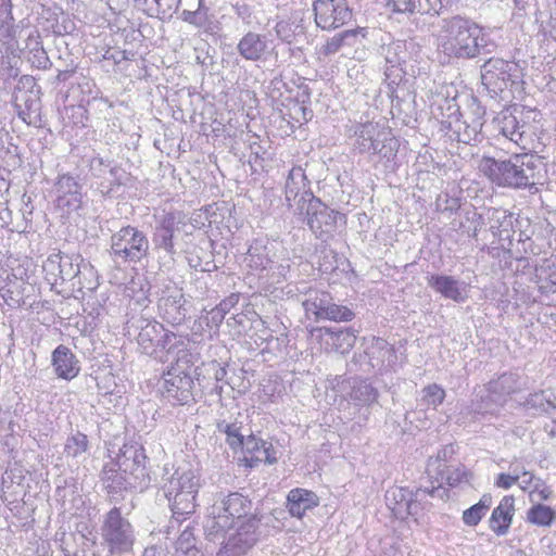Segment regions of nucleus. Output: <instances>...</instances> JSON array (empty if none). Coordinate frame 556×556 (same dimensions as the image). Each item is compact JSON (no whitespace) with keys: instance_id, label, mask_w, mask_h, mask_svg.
<instances>
[{"instance_id":"obj_6","label":"nucleus","mask_w":556,"mask_h":556,"mask_svg":"<svg viewBox=\"0 0 556 556\" xmlns=\"http://www.w3.org/2000/svg\"><path fill=\"white\" fill-rule=\"evenodd\" d=\"M173 337L157 321H148L146 326H141V355L147 356L144 367L154 368L156 364L164 365L168 362L167 345Z\"/></svg>"},{"instance_id":"obj_64","label":"nucleus","mask_w":556,"mask_h":556,"mask_svg":"<svg viewBox=\"0 0 556 556\" xmlns=\"http://www.w3.org/2000/svg\"><path fill=\"white\" fill-rule=\"evenodd\" d=\"M517 482L516 477H513L509 472H501L497 475L494 485L503 490H508Z\"/></svg>"},{"instance_id":"obj_29","label":"nucleus","mask_w":556,"mask_h":556,"mask_svg":"<svg viewBox=\"0 0 556 556\" xmlns=\"http://www.w3.org/2000/svg\"><path fill=\"white\" fill-rule=\"evenodd\" d=\"M333 301L331 294L327 291L311 290L306 293L302 305L307 315H314L317 320H321V317L329 308V305Z\"/></svg>"},{"instance_id":"obj_32","label":"nucleus","mask_w":556,"mask_h":556,"mask_svg":"<svg viewBox=\"0 0 556 556\" xmlns=\"http://www.w3.org/2000/svg\"><path fill=\"white\" fill-rule=\"evenodd\" d=\"M179 220L174 214H166L163 216L160 226L155 231V242L159 247L170 251L173 248V237L176 230H179Z\"/></svg>"},{"instance_id":"obj_13","label":"nucleus","mask_w":556,"mask_h":556,"mask_svg":"<svg viewBox=\"0 0 556 556\" xmlns=\"http://www.w3.org/2000/svg\"><path fill=\"white\" fill-rule=\"evenodd\" d=\"M285 194L289 207L293 206L291 203L292 201L295 202V214H303L305 205L316 198L311 191L309 181L307 180L302 167H293L289 172L285 187Z\"/></svg>"},{"instance_id":"obj_51","label":"nucleus","mask_w":556,"mask_h":556,"mask_svg":"<svg viewBox=\"0 0 556 556\" xmlns=\"http://www.w3.org/2000/svg\"><path fill=\"white\" fill-rule=\"evenodd\" d=\"M60 263L59 252L50 254L43 262L42 269L46 274V279L52 285H56L59 280L61 281V274H59Z\"/></svg>"},{"instance_id":"obj_50","label":"nucleus","mask_w":556,"mask_h":556,"mask_svg":"<svg viewBox=\"0 0 556 556\" xmlns=\"http://www.w3.org/2000/svg\"><path fill=\"white\" fill-rule=\"evenodd\" d=\"M453 4V0H419L418 8L421 14H429L433 16L441 15L444 10Z\"/></svg>"},{"instance_id":"obj_62","label":"nucleus","mask_w":556,"mask_h":556,"mask_svg":"<svg viewBox=\"0 0 556 556\" xmlns=\"http://www.w3.org/2000/svg\"><path fill=\"white\" fill-rule=\"evenodd\" d=\"M13 21L11 0H0V27L10 26Z\"/></svg>"},{"instance_id":"obj_53","label":"nucleus","mask_w":556,"mask_h":556,"mask_svg":"<svg viewBox=\"0 0 556 556\" xmlns=\"http://www.w3.org/2000/svg\"><path fill=\"white\" fill-rule=\"evenodd\" d=\"M101 479L105 484V488L110 491H115L121 488L122 476L118 473L114 464H108L103 467L101 471Z\"/></svg>"},{"instance_id":"obj_44","label":"nucleus","mask_w":556,"mask_h":556,"mask_svg":"<svg viewBox=\"0 0 556 556\" xmlns=\"http://www.w3.org/2000/svg\"><path fill=\"white\" fill-rule=\"evenodd\" d=\"M244 451V460L248 466L253 467L258 462L257 455L265 448V441L254 435H249L241 446Z\"/></svg>"},{"instance_id":"obj_42","label":"nucleus","mask_w":556,"mask_h":556,"mask_svg":"<svg viewBox=\"0 0 556 556\" xmlns=\"http://www.w3.org/2000/svg\"><path fill=\"white\" fill-rule=\"evenodd\" d=\"M556 518V513L548 506L538 504L528 510L527 519L536 526H549Z\"/></svg>"},{"instance_id":"obj_3","label":"nucleus","mask_w":556,"mask_h":556,"mask_svg":"<svg viewBox=\"0 0 556 556\" xmlns=\"http://www.w3.org/2000/svg\"><path fill=\"white\" fill-rule=\"evenodd\" d=\"M199 486L200 476L191 468H178L165 485L163 497L167 500L173 517L177 521L194 513Z\"/></svg>"},{"instance_id":"obj_30","label":"nucleus","mask_w":556,"mask_h":556,"mask_svg":"<svg viewBox=\"0 0 556 556\" xmlns=\"http://www.w3.org/2000/svg\"><path fill=\"white\" fill-rule=\"evenodd\" d=\"M244 261L249 267L256 270H264L273 263L270 249L264 240L256 239L249 247Z\"/></svg>"},{"instance_id":"obj_1","label":"nucleus","mask_w":556,"mask_h":556,"mask_svg":"<svg viewBox=\"0 0 556 556\" xmlns=\"http://www.w3.org/2000/svg\"><path fill=\"white\" fill-rule=\"evenodd\" d=\"M252 501L239 492L219 496L207 508L205 540L220 545L216 556H250L261 538V518Z\"/></svg>"},{"instance_id":"obj_8","label":"nucleus","mask_w":556,"mask_h":556,"mask_svg":"<svg viewBox=\"0 0 556 556\" xmlns=\"http://www.w3.org/2000/svg\"><path fill=\"white\" fill-rule=\"evenodd\" d=\"M314 21L323 30H334L348 24L353 17L349 0H315Z\"/></svg>"},{"instance_id":"obj_23","label":"nucleus","mask_w":556,"mask_h":556,"mask_svg":"<svg viewBox=\"0 0 556 556\" xmlns=\"http://www.w3.org/2000/svg\"><path fill=\"white\" fill-rule=\"evenodd\" d=\"M238 53L247 61H260L268 51L266 36L248 31L237 45Z\"/></svg>"},{"instance_id":"obj_4","label":"nucleus","mask_w":556,"mask_h":556,"mask_svg":"<svg viewBox=\"0 0 556 556\" xmlns=\"http://www.w3.org/2000/svg\"><path fill=\"white\" fill-rule=\"evenodd\" d=\"M489 176L497 186L509 188H526L534 185V156L531 154H515L506 161H489Z\"/></svg>"},{"instance_id":"obj_9","label":"nucleus","mask_w":556,"mask_h":556,"mask_svg":"<svg viewBox=\"0 0 556 556\" xmlns=\"http://www.w3.org/2000/svg\"><path fill=\"white\" fill-rule=\"evenodd\" d=\"M25 269L18 267L16 270L0 268V295L7 305L20 307L26 304L34 290L31 283L24 277Z\"/></svg>"},{"instance_id":"obj_2","label":"nucleus","mask_w":556,"mask_h":556,"mask_svg":"<svg viewBox=\"0 0 556 556\" xmlns=\"http://www.w3.org/2000/svg\"><path fill=\"white\" fill-rule=\"evenodd\" d=\"M481 28L472 20L454 15L440 21L438 48L448 58L473 59L482 48Z\"/></svg>"},{"instance_id":"obj_15","label":"nucleus","mask_w":556,"mask_h":556,"mask_svg":"<svg viewBox=\"0 0 556 556\" xmlns=\"http://www.w3.org/2000/svg\"><path fill=\"white\" fill-rule=\"evenodd\" d=\"M427 496L432 498H448V490L441 486H420L413 491L412 501L407 511V519L413 518L415 522H420L426 513L431 509V503L427 501Z\"/></svg>"},{"instance_id":"obj_60","label":"nucleus","mask_w":556,"mask_h":556,"mask_svg":"<svg viewBox=\"0 0 556 556\" xmlns=\"http://www.w3.org/2000/svg\"><path fill=\"white\" fill-rule=\"evenodd\" d=\"M354 135L359 139H374L375 136H381V134L377 131V125L371 122L357 125Z\"/></svg>"},{"instance_id":"obj_38","label":"nucleus","mask_w":556,"mask_h":556,"mask_svg":"<svg viewBox=\"0 0 556 556\" xmlns=\"http://www.w3.org/2000/svg\"><path fill=\"white\" fill-rule=\"evenodd\" d=\"M465 476L466 471L464 468H451L448 465H444L443 468L437 466V472L429 475L430 478H433L439 483L437 486L441 488H443L444 483L450 486H456L463 481Z\"/></svg>"},{"instance_id":"obj_17","label":"nucleus","mask_w":556,"mask_h":556,"mask_svg":"<svg viewBox=\"0 0 556 556\" xmlns=\"http://www.w3.org/2000/svg\"><path fill=\"white\" fill-rule=\"evenodd\" d=\"M427 282L437 293L456 303H464L468 298L465 282L453 276L433 274L427 278Z\"/></svg>"},{"instance_id":"obj_55","label":"nucleus","mask_w":556,"mask_h":556,"mask_svg":"<svg viewBox=\"0 0 556 556\" xmlns=\"http://www.w3.org/2000/svg\"><path fill=\"white\" fill-rule=\"evenodd\" d=\"M387 5L397 13H419L421 10L418 8L419 0H384Z\"/></svg>"},{"instance_id":"obj_36","label":"nucleus","mask_w":556,"mask_h":556,"mask_svg":"<svg viewBox=\"0 0 556 556\" xmlns=\"http://www.w3.org/2000/svg\"><path fill=\"white\" fill-rule=\"evenodd\" d=\"M61 281H70L79 277L83 258L79 254H65L59 252Z\"/></svg>"},{"instance_id":"obj_46","label":"nucleus","mask_w":556,"mask_h":556,"mask_svg":"<svg viewBox=\"0 0 556 556\" xmlns=\"http://www.w3.org/2000/svg\"><path fill=\"white\" fill-rule=\"evenodd\" d=\"M421 404L437 408L445 399V390L438 383H431L421 390Z\"/></svg>"},{"instance_id":"obj_12","label":"nucleus","mask_w":556,"mask_h":556,"mask_svg":"<svg viewBox=\"0 0 556 556\" xmlns=\"http://www.w3.org/2000/svg\"><path fill=\"white\" fill-rule=\"evenodd\" d=\"M396 359L394 348L381 338H372L364 353L357 356V361L362 365L365 364L368 369L380 374L392 369Z\"/></svg>"},{"instance_id":"obj_43","label":"nucleus","mask_w":556,"mask_h":556,"mask_svg":"<svg viewBox=\"0 0 556 556\" xmlns=\"http://www.w3.org/2000/svg\"><path fill=\"white\" fill-rule=\"evenodd\" d=\"M387 89L388 97L391 100L392 112L396 110L400 114L409 109L410 104L408 101H406V98L410 100L412 97L408 91H406L404 88H395L391 83L387 84Z\"/></svg>"},{"instance_id":"obj_35","label":"nucleus","mask_w":556,"mask_h":556,"mask_svg":"<svg viewBox=\"0 0 556 556\" xmlns=\"http://www.w3.org/2000/svg\"><path fill=\"white\" fill-rule=\"evenodd\" d=\"M239 298L238 293H231L212 308L205 317L207 326L216 328L219 327L225 319V316L238 304Z\"/></svg>"},{"instance_id":"obj_25","label":"nucleus","mask_w":556,"mask_h":556,"mask_svg":"<svg viewBox=\"0 0 556 556\" xmlns=\"http://www.w3.org/2000/svg\"><path fill=\"white\" fill-rule=\"evenodd\" d=\"M489 387L491 395L502 397L505 403L507 396L527 388V379L517 372H504L490 381Z\"/></svg>"},{"instance_id":"obj_10","label":"nucleus","mask_w":556,"mask_h":556,"mask_svg":"<svg viewBox=\"0 0 556 556\" xmlns=\"http://www.w3.org/2000/svg\"><path fill=\"white\" fill-rule=\"evenodd\" d=\"M302 215L305 216L306 223L313 233L321 240H326L332 236L337 230L338 218L343 217L339 212L324 204L318 198H315L305 205Z\"/></svg>"},{"instance_id":"obj_40","label":"nucleus","mask_w":556,"mask_h":556,"mask_svg":"<svg viewBox=\"0 0 556 556\" xmlns=\"http://www.w3.org/2000/svg\"><path fill=\"white\" fill-rule=\"evenodd\" d=\"M15 108L18 110L20 117L30 123L34 117L38 116L39 100L30 98L27 92H21L15 96Z\"/></svg>"},{"instance_id":"obj_31","label":"nucleus","mask_w":556,"mask_h":556,"mask_svg":"<svg viewBox=\"0 0 556 556\" xmlns=\"http://www.w3.org/2000/svg\"><path fill=\"white\" fill-rule=\"evenodd\" d=\"M483 224L484 216L478 213L473 207L465 210L459 220H453L451 223L453 229L460 230L463 233H467L472 238H477L478 231Z\"/></svg>"},{"instance_id":"obj_37","label":"nucleus","mask_w":556,"mask_h":556,"mask_svg":"<svg viewBox=\"0 0 556 556\" xmlns=\"http://www.w3.org/2000/svg\"><path fill=\"white\" fill-rule=\"evenodd\" d=\"M492 505V496L490 494H483L480 501L464 510L463 513V521L466 526L475 527L477 526L481 519L485 516L488 510Z\"/></svg>"},{"instance_id":"obj_20","label":"nucleus","mask_w":556,"mask_h":556,"mask_svg":"<svg viewBox=\"0 0 556 556\" xmlns=\"http://www.w3.org/2000/svg\"><path fill=\"white\" fill-rule=\"evenodd\" d=\"M51 364L55 375L64 380H72L80 371L79 361L75 354L65 345L60 344L51 355Z\"/></svg>"},{"instance_id":"obj_61","label":"nucleus","mask_w":556,"mask_h":556,"mask_svg":"<svg viewBox=\"0 0 556 556\" xmlns=\"http://www.w3.org/2000/svg\"><path fill=\"white\" fill-rule=\"evenodd\" d=\"M276 35L279 39L285 42H292L294 38V30L292 29V25L287 21H280L275 26Z\"/></svg>"},{"instance_id":"obj_27","label":"nucleus","mask_w":556,"mask_h":556,"mask_svg":"<svg viewBox=\"0 0 556 556\" xmlns=\"http://www.w3.org/2000/svg\"><path fill=\"white\" fill-rule=\"evenodd\" d=\"M412 495L413 490L404 486H393L387 490L384 495L386 504L396 519H407V511L409 502L412 501Z\"/></svg>"},{"instance_id":"obj_19","label":"nucleus","mask_w":556,"mask_h":556,"mask_svg":"<svg viewBox=\"0 0 556 556\" xmlns=\"http://www.w3.org/2000/svg\"><path fill=\"white\" fill-rule=\"evenodd\" d=\"M113 253L124 261L135 262L139 253L138 230L134 227H124L112 237Z\"/></svg>"},{"instance_id":"obj_57","label":"nucleus","mask_w":556,"mask_h":556,"mask_svg":"<svg viewBox=\"0 0 556 556\" xmlns=\"http://www.w3.org/2000/svg\"><path fill=\"white\" fill-rule=\"evenodd\" d=\"M343 38L341 34H336L331 38H329L326 43L320 48V53L324 56H329L336 54L342 47H344Z\"/></svg>"},{"instance_id":"obj_14","label":"nucleus","mask_w":556,"mask_h":556,"mask_svg":"<svg viewBox=\"0 0 556 556\" xmlns=\"http://www.w3.org/2000/svg\"><path fill=\"white\" fill-rule=\"evenodd\" d=\"M55 206L63 213L71 214L80 208L83 203L81 186L77 178L63 174L54 184Z\"/></svg>"},{"instance_id":"obj_7","label":"nucleus","mask_w":556,"mask_h":556,"mask_svg":"<svg viewBox=\"0 0 556 556\" xmlns=\"http://www.w3.org/2000/svg\"><path fill=\"white\" fill-rule=\"evenodd\" d=\"M153 369L161 374L159 392L163 399L174 405H186L193 401V380L189 374L179 367H172L167 371L163 366Z\"/></svg>"},{"instance_id":"obj_16","label":"nucleus","mask_w":556,"mask_h":556,"mask_svg":"<svg viewBox=\"0 0 556 556\" xmlns=\"http://www.w3.org/2000/svg\"><path fill=\"white\" fill-rule=\"evenodd\" d=\"M457 90L452 84H440L430 89V106L432 112L440 111L443 116L451 118L459 111L457 104Z\"/></svg>"},{"instance_id":"obj_39","label":"nucleus","mask_w":556,"mask_h":556,"mask_svg":"<svg viewBox=\"0 0 556 556\" xmlns=\"http://www.w3.org/2000/svg\"><path fill=\"white\" fill-rule=\"evenodd\" d=\"M30 43H35V48H29V54H27L28 61L33 66L39 70L49 68L51 66V62L41 41L39 40L38 31L35 30L30 33Z\"/></svg>"},{"instance_id":"obj_63","label":"nucleus","mask_w":556,"mask_h":556,"mask_svg":"<svg viewBox=\"0 0 556 556\" xmlns=\"http://www.w3.org/2000/svg\"><path fill=\"white\" fill-rule=\"evenodd\" d=\"M260 463L275 464L277 462V452L270 442L265 441V448L261 451V456L257 455Z\"/></svg>"},{"instance_id":"obj_11","label":"nucleus","mask_w":556,"mask_h":556,"mask_svg":"<svg viewBox=\"0 0 556 556\" xmlns=\"http://www.w3.org/2000/svg\"><path fill=\"white\" fill-rule=\"evenodd\" d=\"M102 536L112 552H126L134 544L129 522L122 518L117 508L111 509L102 526Z\"/></svg>"},{"instance_id":"obj_59","label":"nucleus","mask_w":556,"mask_h":556,"mask_svg":"<svg viewBox=\"0 0 556 556\" xmlns=\"http://www.w3.org/2000/svg\"><path fill=\"white\" fill-rule=\"evenodd\" d=\"M543 13L536 16V22L540 23V29L545 36H548L556 41V16H549L548 20L544 21Z\"/></svg>"},{"instance_id":"obj_28","label":"nucleus","mask_w":556,"mask_h":556,"mask_svg":"<svg viewBox=\"0 0 556 556\" xmlns=\"http://www.w3.org/2000/svg\"><path fill=\"white\" fill-rule=\"evenodd\" d=\"M89 170L93 177L102 179L98 187L102 193H110L113 185H119L117 168L102 157H92L89 162Z\"/></svg>"},{"instance_id":"obj_47","label":"nucleus","mask_w":556,"mask_h":556,"mask_svg":"<svg viewBox=\"0 0 556 556\" xmlns=\"http://www.w3.org/2000/svg\"><path fill=\"white\" fill-rule=\"evenodd\" d=\"M355 317L354 312L345 306L334 303L333 301L326 309V313L321 317V320H331L336 323L351 321Z\"/></svg>"},{"instance_id":"obj_52","label":"nucleus","mask_w":556,"mask_h":556,"mask_svg":"<svg viewBox=\"0 0 556 556\" xmlns=\"http://www.w3.org/2000/svg\"><path fill=\"white\" fill-rule=\"evenodd\" d=\"M267 94L271 99L273 104H276L277 106L282 105L285 106V100L283 92L289 91L287 84L279 77H275L270 80L268 88H267Z\"/></svg>"},{"instance_id":"obj_34","label":"nucleus","mask_w":556,"mask_h":556,"mask_svg":"<svg viewBox=\"0 0 556 556\" xmlns=\"http://www.w3.org/2000/svg\"><path fill=\"white\" fill-rule=\"evenodd\" d=\"M525 404L538 413L551 414L556 410V395L549 390L535 392L529 395Z\"/></svg>"},{"instance_id":"obj_49","label":"nucleus","mask_w":556,"mask_h":556,"mask_svg":"<svg viewBox=\"0 0 556 556\" xmlns=\"http://www.w3.org/2000/svg\"><path fill=\"white\" fill-rule=\"evenodd\" d=\"M217 428L219 432L227 435V442L232 448L241 447L245 441L244 435L240 432V427L236 422L220 421L217 424Z\"/></svg>"},{"instance_id":"obj_54","label":"nucleus","mask_w":556,"mask_h":556,"mask_svg":"<svg viewBox=\"0 0 556 556\" xmlns=\"http://www.w3.org/2000/svg\"><path fill=\"white\" fill-rule=\"evenodd\" d=\"M311 91L306 85L299 87V92L295 96V102L293 104V110L295 113L302 112V118L304 121H308L313 113L308 110L304 104L309 100Z\"/></svg>"},{"instance_id":"obj_41","label":"nucleus","mask_w":556,"mask_h":556,"mask_svg":"<svg viewBox=\"0 0 556 556\" xmlns=\"http://www.w3.org/2000/svg\"><path fill=\"white\" fill-rule=\"evenodd\" d=\"M493 123L495 129L507 139H511L516 134H518L520 138L525 135V131L519 130L523 128V126H519L517 118L511 114H504L502 117H496Z\"/></svg>"},{"instance_id":"obj_56","label":"nucleus","mask_w":556,"mask_h":556,"mask_svg":"<svg viewBox=\"0 0 556 556\" xmlns=\"http://www.w3.org/2000/svg\"><path fill=\"white\" fill-rule=\"evenodd\" d=\"M454 448L453 446H444L442 450L438 452L435 458H430L428 460L427 472L428 475L437 472V466L443 468L444 465H447V459L453 455Z\"/></svg>"},{"instance_id":"obj_22","label":"nucleus","mask_w":556,"mask_h":556,"mask_svg":"<svg viewBox=\"0 0 556 556\" xmlns=\"http://www.w3.org/2000/svg\"><path fill=\"white\" fill-rule=\"evenodd\" d=\"M515 498L506 495L502 498L489 519L490 529L497 535H505L511 525L515 513Z\"/></svg>"},{"instance_id":"obj_48","label":"nucleus","mask_w":556,"mask_h":556,"mask_svg":"<svg viewBox=\"0 0 556 556\" xmlns=\"http://www.w3.org/2000/svg\"><path fill=\"white\" fill-rule=\"evenodd\" d=\"M88 448V439L87 435L80 432H77L67 438L64 453L68 457H78L83 453H85Z\"/></svg>"},{"instance_id":"obj_26","label":"nucleus","mask_w":556,"mask_h":556,"mask_svg":"<svg viewBox=\"0 0 556 556\" xmlns=\"http://www.w3.org/2000/svg\"><path fill=\"white\" fill-rule=\"evenodd\" d=\"M319 498L313 492L305 489H292L287 496V507L291 516L302 518L307 510L318 506Z\"/></svg>"},{"instance_id":"obj_33","label":"nucleus","mask_w":556,"mask_h":556,"mask_svg":"<svg viewBox=\"0 0 556 556\" xmlns=\"http://www.w3.org/2000/svg\"><path fill=\"white\" fill-rule=\"evenodd\" d=\"M350 396L356 405L370 406L377 402L379 392L366 380H358L354 382Z\"/></svg>"},{"instance_id":"obj_58","label":"nucleus","mask_w":556,"mask_h":556,"mask_svg":"<svg viewBox=\"0 0 556 556\" xmlns=\"http://www.w3.org/2000/svg\"><path fill=\"white\" fill-rule=\"evenodd\" d=\"M341 34L343 38L344 45L352 47L359 42V38H365L367 34V28L357 27L355 29L344 30Z\"/></svg>"},{"instance_id":"obj_21","label":"nucleus","mask_w":556,"mask_h":556,"mask_svg":"<svg viewBox=\"0 0 556 556\" xmlns=\"http://www.w3.org/2000/svg\"><path fill=\"white\" fill-rule=\"evenodd\" d=\"M490 231L500 240H510L515 233L514 214L502 207H490L485 213Z\"/></svg>"},{"instance_id":"obj_5","label":"nucleus","mask_w":556,"mask_h":556,"mask_svg":"<svg viewBox=\"0 0 556 556\" xmlns=\"http://www.w3.org/2000/svg\"><path fill=\"white\" fill-rule=\"evenodd\" d=\"M515 64L503 59L491 58L481 66V81L491 98L504 102L513 99V88H519L520 83L513 78Z\"/></svg>"},{"instance_id":"obj_45","label":"nucleus","mask_w":556,"mask_h":556,"mask_svg":"<svg viewBox=\"0 0 556 556\" xmlns=\"http://www.w3.org/2000/svg\"><path fill=\"white\" fill-rule=\"evenodd\" d=\"M504 405L502 397L491 395L490 387L488 386L486 394L480 396V401L475 403V412L478 414H496L500 408Z\"/></svg>"},{"instance_id":"obj_24","label":"nucleus","mask_w":556,"mask_h":556,"mask_svg":"<svg viewBox=\"0 0 556 556\" xmlns=\"http://www.w3.org/2000/svg\"><path fill=\"white\" fill-rule=\"evenodd\" d=\"M415 47L416 45L413 41L403 40H394L380 47V54L388 64L387 77L390 76L389 70L400 67L409 60L408 52L415 49Z\"/></svg>"},{"instance_id":"obj_18","label":"nucleus","mask_w":556,"mask_h":556,"mask_svg":"<svg viewBox=\"0 0 556 556\" xmlns=\"http://www.w3.org/2000/svg\"><path fill=\"white\" fill-rule=\"evenodd\" d=\"M312 336L326 339V343L340 353H348L356 341V333L352 328L317 327L312 330Z\"/></svg>"}]
</instances>
